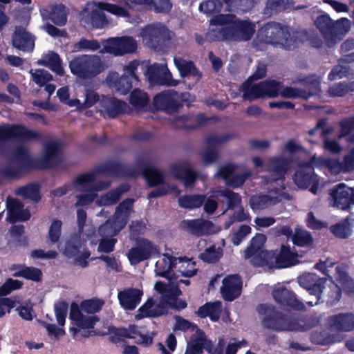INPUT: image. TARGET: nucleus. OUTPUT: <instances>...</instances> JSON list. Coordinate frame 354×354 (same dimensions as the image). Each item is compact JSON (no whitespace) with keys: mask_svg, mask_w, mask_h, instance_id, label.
I'll list each match as a JSON object with an SVG mask.
<instances>
[{"mask_svg":"<svg viewBox=\"0 0 354 354\" xmlns=\"http://www.w3.org/2000/svg\"><path fill=\"white\" fill-rule=\"evenodd\" d=\"M319 324V319L313 315H289L288 331H307Z\"/></svg>","mask_w":354,"mask_h":354,"instance_id":"obj_26","label":"nucleus"},{"mask_svg":"<svg viewBox=\"0 0 354 354\" xmlns=\"http://www.w3.org/2000/svg\"><path fill=\"white\" fill-rule=\"evenodd\" d=\"M134 199L128 198L119 203L115 210V219L120 223V228H123L127 223L128 218L132 211Z\"/></svg>","mask_w":354,"mask_h":354,"instance_id":"obj_40","label":"nucleus"},{"mask_svg":"<svg viewBox=\"0 0 354 354\" xmlns=\"http://www.w3.org/2000/svg\"><path fill=\"white\" fill-rule=\"evenodd\" d=\"M137 44L131 37H111L106 40L104 50L115 56H121L136 51Z\"/></svg>","mask_w":354,"mask_h":354,"instance_id":"obj_14","label":"nucleus"},{"mask_svg":"<svg viewBox=\"0 0 354 354\" xmlns=\"http://www.w3.org/2000/svg\"><path fill=\"white\" fill-rule=\"evenodd\" d=\"M122 228L120 223L115 218L114 221L108 219L98 228V234L102 238L113 237L117 235Z\"/></svg>","mask_w":354,"mask_h":354,"instance_id":"obj_50","label":"nucleus"},{"mask_svg":"<svg viewBox=\"0 0 354 354\" xmlns=\"http://www.w3.org/2000/svg\"><path fill=\"white\" fill-rule=\"evenodd\" d=\"M242 280L239 274L228 275L223 280L221 293L225 301H232L241 294Z\"/></svg>","mask_w":354,"mask_h":354,"instance_id":"obj_21","label":"nucleus"},{"mask_svg":"<svg viewBox=\"0 0 354 354\" xmlns=\"http://www.w3.org/2000/svg\"><path fill=\"white\" fill-rule=\"evenodd\" d=\"M257 310L259 314L265 315L261 321L263 328L275 332L288 331L289 315L266 304H259Z\"/></svg>","mask_w":354,"mask_h":354,"instance_id":"obj_6","label":"nucleus"},{"mask_svg":"<svg viewBox=\"0 0 354 354\" xmlns=\"http://www.w3.org/2000/svg\"><path fill=\"white\" fill-rule=\"evenodd\" d=\"M142 35L156 51L165 50L170 39L169 31L165 26L148 25L142 29Z\"/></svg>","mask_w":354,"mask_h":354,"instance_id":"obj_13","label":"nucleus"},{"mask_svg":"<svg viewBox=\"0 0 354 354\" xmlns=\"http://www.w3.org/2000/svg\"><path fill=\"white\" fill-rule=\"evenodd\" d=\"M330 203L333 207L343 211L349 210L354 205V188L341 183L329 192Z\"/></svg>","mask_w":354,"mask_h":354,"instance_id":"obj_11","label":"nucleus"},{"mask_svg":"<svg viewBox=\"0 0 354 354\" xmlns=\"http://www.w3.org/2000/svg\"><path fill=\"white\" fill-rule=\"evenodd\" d=\"M38 64L48 67L53 72L58 75H63L64 70L62 66V62L58 53L50 51L46 59H39Z\"/></svg>","mask_w":354,"mask_h":354,"instance_id":"obj_41","label":"nucleus"},{"mask_svg":"<svg viewBox=\"0 0 354 354\" xmlns=\"http://www.w3.org/2000/svg\"><path fill=\"white\" fill-rule=\"evenodd\" d=\"M317 28L326 39L331 38L336 35V26L328 15H322L315 21Z\"/></svg>","mask_w":354,"mask_h":354,"instance_id":"obj_39","label":"nucleus"},{"mask_svg":"<svg viewBox=\"0 0 354 354\" xmlns=\"http://www.w3.org/2000/svg\"><path fill=\"white\" fill-rule=\"evenodd\" d=\"M293 0H267L265 13L274 15L281 12H287L293 8Z\"/></svg>","mask_w":354,"mask_h":354,"instance_id":"obj_42","label":"nucleus"},{"mask_svg":"<svg viewBox=\"0 0 354 354\" xmlns=\"http://www.w3.org/2000/svg\"><path fill=\"white\" fill-rule=\"evenodd\" d=\"M62 222L59 219H53L49 227L47 238L51 245L57 243L62 235Z\"/></svg>","mask_w":354,"mask_h":354,"instance_id":"obj_59","label":"nucleus"},{"mask_svg":"<svg viewBox=\"0 0 354 354\" xmlns=\"http://www.w3.org/2000/svg\"><path fill=\"white\" fill-rule=\"evenodd\" d=\"M169 170L174 178L180 180L186 187H192L198 178V173L191 168L187 160L173 164Z\"/></svg>","mask_w":354,"mask_h":354,"instance_id":"obj_18","label":"nucleus"},{"mask_svg":"<svg viewBox=\"0 0 354 354\" xmlns=\"http://www.w3.org/2000/svg\"><path fill=\"white\" fill-rule=\"evenodd\" d=\"M230 0H207L203 1L199 5L201 12L207 15H214L219 13L224 4L229 6Z\"/></svg>","mask_w":354,"mask_h":354,"instance_id":"obj_47","label":"nucleus"},{"mask_svg":"<svg viewBox=\"0 0 354 354\" xmlns=\"http://www.w3.org/2000/svg\"><path fill=\"white\" fill-rule=\"evenodd\" d=\"M293 180L298 187L303 189L310 187V191L313 194H317L319 180L318 176L315 172L311 160L299 164L293 176Z\"/></svg>","mask_w":354,"mask_h":354,"instance_id":"obj_7","label":"nucleus"},{"mask_svg":"<svg viewBox=\"0 0 354 354\" xmlns=\"http://www.w3.org/2000/svg\"><path fill=\"white\" fill-rule=\"evenodd\" d=\"M100 48V44L97 40H89L86 38H81L73 45L74 51H80L82 50L95 51L97 50Z\"/></svg>","mask_w":354,"mask_h":354,"instance_id":"obj_64","label":"nucleus"},{"mask_svg":"<svg viewBox=\"0 0 354 354\" xmlns=\"http://www.w3.org/2000/svg\"><path fill=\"white\" fill-rule=\"evenodd\" d=\"M82 246V242L80 236H72L65 244L64 254L68 258H73L80 253Z\"/></svg>","mask_w":354,"mask_h":354,"instance_id":"obj_54","label":"nucleus"},{"mask_svg":"<svg viewBox=\"0 0 354 354\" xmlns=\"http://www.w3.org/2000/svg\"><path fill=\"white\" fill-rule=\"evenodd\" d=\"M41 134L28 129L23 124H3L0 126V147L10 140H40Z\"/></svg>","mask_w":354,"mask_h":354,"instance_id":"obj_9","label":"nucleus"},{"mask_svg":"<svg viewBox=\"0 0 354 354\" xmlns=\"http://www.w3.org/2000/svg\"><path fill=\"white\" fill-rule=\"evenodd\" d=\"M81 307L75 301L71 304L69 319L79 328H93L100 319L97 315L85 316Z\"/></svg>","mask_w":354,"mask_h":354,"instance_id":"obj_25","label":"nucleus"},{"mask_svg":"<svg viewBox=\"0 0 354 354\" xmlns=\"http://www.w3.org/2000/svg\"><path fill=\"white\" fill-rule=\"evenodd\" d=\"M174 62L181 77L189 75L196 77L197 80L202 77V73L196 68L193 61L186 60L181 57H174Z\"/></svg>","mask_w":354,"mask_h":354,"instance_id":"obj_37","label":"nucleus"},{"mask_svg":"<svg viewBox=\"0 0 354 354\" xmlns=\"http://www.w3.org/2000/svg\"><path fill=\"white\" fill-rule=\"evenodd\" d=\"M17 195L24 198L30 199L35 203L41 200L40 186L38 183H30L25 186L19 187L16 191Z\"/></svg>","mask_w":354,"mask_h":354,"instance_id":"obj_43","label":"nucleus"},{"mask_svg":"<svg viewBox=\"0 0 354 354\" xmlns=\"http://www.w3.org/2000/svg\"><path fill=\"white\" fill-rule=\"evenodd\" d=\"M7 219L10 223L26 221L30 218L28 209H24V204L17 198L8 197L6 201Z\"/></svg>","mask_w":354,"mask_h":354,"instance_id":"obj_23","label":"nucleus"},{"mask_svg":"<svg viewBox=\"0 0 354 354\" xmlns=\"http://www.w3.org/2000/svg\"><path fill=\"white\" fill-rule=\"evenodd\" d=\"M292 241L294 245L299 247H308L313 245V239L307 230L297 227L292 236Z\"/></svg>","mask_w":354,"mask_h":354,"instance_id":"obj_49","label":"nucleus"},{"mask_svg":"<svg viewBox=\"0 0 354 354\" xmlns=\"http://www.w3.org/2000/svg\"><path fill=\"white\" fill-rule=\"evenodd\" d=\"M137 166L141 167V174L146 180L149 187H153L162 185L165 182L164 174L158 169L145 165L144 162L140 160H137Z\"/></svg>","mask_w":354,"mask_h":354,"instance_id":"obj_34","label":"nucleus"},{"mask_svg":"<svg viewBox=\"0 0 354 354\" xmlns=\"http://www.w3.org/2000/svg\"><path fill=\"white\" fill-rule=\"evenodd\" d=\"M124 333L122 335L127 339H139L136 343L145 346H149L153 344L154 333L143 334L140 330V327L136 324H130L127 328L124 327Z\"/></svg>","mask_w":354,"mask_h":354,"instance_id":"obj_36","label":"nucleus"},{"mask_svg":"<svg viewBox=\"0 0 354 354\" xmlns=\"http://www.w3.org/2000/svg\"><path fill=\"white\" fill-rule=\"evenodd\" d=\"M264 97H277L282 87V83L274 80H266L261 82Z\"/></svg>","mask_w":354,"mask_h":354,"instance_id":"obj_55","label":"nucleus"},{"mask_svg":"<svg viewBox=\"0 0 354 354\" xmlns=\"http://www.w3.org/2000/svg\"><path fill=\"white\" fill-rule=\"evenodd\" d=\"M211 118L204 113L183 115L178 116L176 121L179 127L184 130H194L205 125Z\"/></svg>","mask_w":354,"mask_h":354,"instance_id":"obj_30","label":"nucleus"},{"mask_svg":"<svg viewBox=\"0 0 354 354\" xmlns=\"http://www.w3.org/2000/svg\"><path fill=\"white\" fill-rule=\"evenodd\" d=\"M222 312V303L220 301L207 302L199 307L196 312L201 318L209 317L211 321L216 322L220 319Z\"/></svg>","mask_w":354,"mask_h":354,"instance_id":"obj_38","label":"nucleus"},{"mask_svg":"<svg viewBox=\"0 0 354 354\" xmlns=\"http://www.w3.org/2000/svg\"><path fill=\"white\" fill-rule=\"evenodd\" d=\"M103 11L97 7L91 10L84 9L80 14L81 25L88 30H100L106 28L109 21Z\"/></svg>","mask_w":354,"mask_h":354,"instance_id":"obj_16","label":"nucleus"},{"mask_svg":"<svg viewBox=\"0 0 354 354\" xmlns=\"http://www.w3.org/2000/svg\"><path fill=\"white\" fill-rule=\"evenodd\" d=\"M186 228L194 236L201 237L211 233L214 224L203 218L184 221Z\"/></svg>","mask_w":354,"mask_h":354,"instance_id":"obj_35","label":"nucleus"},{"mask_svg":"<svg viewBox=\"0 0 354 354\" xmlns=\"http://www.w3.org/2000/svg\"><path fill=\"white\" fill-rule=\"evenodd\" d=\"M72 74L83 79H91L103 70L102 62L97 55H81L74 57L69 62Z\"/></svg>","mask_w":354,"mask_h":354,"instance_id":"obj_4","label":"nucleus"},{"mask_svg":"<svg viewBox=\"0 0 354 354\" xmlns=\"http://www.w3.org/2000/svg\"><path fill=\"white\" fill-rule=\"evenodd\" d=\"M205 196L202 194L184 195L178 198V204L186 209L198 208L203 205Z\"/></svg>","mask_w":354,"mask_h":354,"instance_id":"obj_48","label":"nucleus"},{"mask_svg":"<svg viewBox=\"0 0 354 354\" xmlns=\"http://www.w3.org/2000/svg\"><path fill=\"white\" fill-rule=\"evenodd\" d=\"M327 323L337 330L351 331L354 329V315L351 313L333 315L328 317Z\"/></svg>","mask_w":354,"mask_h":354,"instance_id":"obj_31","label":"nucleus"},{"mask_svg":"<svg viewBox=\"0 0 354 354\" xmlns=\"http://www.w3.org/2000/svg\"><path fill=\"white\" fill-rule=\"evenodd\" d=\"M23 282L8 278L6 281L0 286V297H5L10 294L13 290L21 289L23 286Z\"/></svg>","mask_w":354,"mask_h":354,"instance_id":"obj_63","label":"nucleus"},{"mask_svg":"<svg viewBox=\"0 0 354 354\" xmlns=\"http://www.w3.org/2000/svg\"><path fill=\"white\" fill-rule=\"evenodd\" d=\"M311 342L317 345L327 346L339 342V337L335 334H329L325 330L314 331L310 335Z\"/></svg>","mask_w":354,"mask_h":354,"instance_id":"obj_46","label":"nucleus"},{"mask_svg":"<svg viewBox=\"0 0 354 354\" xmlns=\"http://www.w3.org/2000/svg\"><path fill=\"white\" fill-rule=\"evenodd\" d=\"M10 270L12 271L18 270L12 274L15 277H21L37 283L42 280L43 273L41 270L33 266H27L24 264H13Z\"/></svg>","mask_w":354,"mask_h":354,"instance_id":"obj_33","label":"nucleus"},{"mask_svg":"<svg viewBox=\"0 0 354 354\" xmlns=\"http://www.w3.org/2000/svg\"><path fill=\"white\" fill-rule=\"evenodd\" d=\"M196 328V335L192 337L190 342L187 344V347L198 351L203 353L204 346L206 343V335L205 332L199 328L196 324L194 325Z\"/></svg>","mask_w":354,"mask_h":354,"instance_id":"obj_56","label":"nucleus"},{"mask_svg":"<svg viewBox=\"0 0 354 354\" xmlns=\"http://www.w3.org/2000/svg\"><path fill=\"white\" fill-rule=\"evenodd\" d=\"M259 36L266 44L280 46L286 50L296 47L297 40L291 36L288 26L275 21L265 24L259 30Z\"/></svg>","mask_w":354,"mask_h":354,"instance_id":"obj_3","label":"nucleus"},{"mask_svg":"<svg viewBox=\"0 0 354 354\" xmlns=\"http://www.w3.org/2000/svg\"><path fill=\"white\" fill-rule=\"evenodd\" d=\"M164 257L162 261H157L155 265V271L157 275L169 279L171 272L177 265V261L187 263V266L192 264L194 266V263L192 262L190 259L187 257H175L166 253L163 254Z\"/></svg>","mask_w":354,"mask_h":354,"instance_id":"obj_24","label":"nucleus"},{"mask_svg":"<svg viewBox=\"0 0 354 354\" xmlns=\"http://www.w3.org/2000/svg\"><path fill=\"white\" fill-rule=\"evenodd\" d=\"M95 171L98 175L104 174L110 177L136 178L138 176L136 170L127 167L122 162L112 160L95 167Z\"/></svg>","mask_w":354,"mask_h":354,"instance_id":"obj_17","label":"nucleus"},{"mask_svg":"<svg viewBox=\"0 0 354 354\" xmlns=\"http://www.w3.org/2000/svg\"><path fill=\"white\" fill-rule=\"evenodd\" d=\"M299 283L307 289L310 295L316 296L315 304L325 302L328 307L337 304L342 296V288L333 281L328 286H324L326 279L321 278L314 273L304 274L299 279Z\"/></svg>","mask_w":354,"mask_h":354,"instance_id":"obj_2","label":"nucleus"},{"mask_svg":"<svg viewBox=\"0 0 354 354\" xmlns=\"http://www.w3.org/2000/svg\"><path fill=\"white\" fill-rule=\"evenodd\" d=\"M136 245L127 253V257L131 265H137L152 257H159L160 250L157 245L145 238H137Z\"/></svg>","mask_w":354,"mask_h":354,"instance_id":"obj_8","label":"nucleus"},{"mask_svg":"<svg viewBox=\"0 0 354 354\" xmlns=\"http://www.w3.org/2000/svg\"><path fill=\"white\" fill-rule=\"evenodd\" d=\"M96 7L102 10H105L118 17H129L130 13L128 10L117 4L100 1L95 3Z\"/></svg>","mask_w":354,"mask_h":354,"instance_id":"obj_52","label":"nucleus"},{"mask_svg":"<svg viewBox=\"0 0 354 354\" xmlns=\"http://www.w3.org/2000/svg\"><path fill=\"white\" fill-rule=\"evenodd\" d=\"M272 297L275 301L281 306L295 310L302 311L305 309L304 304L297 298L295 292L286 288L274 289L272 291Z\"/></svg>","mask_w":354,"mask_h":354,"instance_id":"obj_20","label":"nucleus"},{"mask_svg":"<svg viewBox=\"0 0 354 354\" xmlns=\"http://www.w3.org/2000/svg\"><path fill=\"white\" fill-rule=\"evenodd\" d=\"M44 154L39 159V163L42 169H53L57 167L62 162L59 154L62 150V145L59 141H49L44 145Z\"/></svg>","mask_w":354,"mask_h":354,"instance_id":"obj_19","label":"nucleus"},{"mask_svg":"<svg viewBox=\"0 0 354 354\" xmlns=\"http://www.w3.org/2000/svg\"><path fill=\"white\" fill-rule=\"evenodd\" d=\"M243 98L250 102L264 97L261 82L250 84L245 82L242 84Z\"/></svg>","mask_w":354,"mask_h":354,"instance_id":"obj_44","label":"nucleus"},{"mask_svg":"<svg viewBox=\"0 0 354 354\" xmlns=\"http://www.w3.org/2000/svg\"><path fill=\"white\" fill-rule=\"evenodd\" d=\"M339 131L337 136L338 138H347L351 135V132L354 131V115L344 118L339 122Z\"/></svg>","mask_w":354,"mask_h":354,"instance_id":"obj_60","label":"nucleus"},{"mask_svg":"<svg viewBox=\"0 0 354 354\" xmlns=\"http://www.w3.org/2000/svg\"><path fill=\"white\" fill-rule=\"evenodd\" d=\"M145 75L151 86H176L180 82L173 79L166 66L157 63L148 66Z\"/></svg>","mask_w":354,"mask_h":354,"instance_id":"obj_12","label":"nucleus"},{"mask_svg":"<svg viewBox=\"0 0 354 354\" xmlns=\"http://www.w3.org/2000/svg\"><path fill=\"white\" fill-rule=\"evenodd\" d=\"M104 304V302L102 299H91L82 301L80 304V307L83 312L94 314L102 309Z\"/></svg>","mask_w":354,"mask_h":354,"instance_id":"obj_61","label":"nucleus"},{"mask_svg":"<svg viewBox=\"0 0 354 354\" xmlns=\"http://www.w3.org/2000/svg\"><path fill=\"white\" fill-rule=\"evenodd\" d=\"M223 256V251L220 248H216L212 245L199 254V258L205 263H214L218 262Z\"/></svg>","mask_w":354,"mask_h":354,"instance_id":"obj_57","label":"nucleus"},{"mask_svg":"<svg viewBox=\"0 0 354 354\" xmlns=\"http://www.w3.org/2000/svg\"><path fill=\"white\" fill-rule=\"evenodd\" d=\"M12 156L18 167L25 174L33 170L42 169L39 160L32 158L28 149L23 146L17 147Z\"/></svg>","mask_w":354,"mask_h":354,"instance_id":"obj_22","label":"nucleus"},{"mask_svg":"<svg viewBox=\"0 0 354 354\" xmlns=\"http://www.w3.org/2000/svg\"><path fill=\"white\" fill-rule=\"evenodd\" d=\"M330 231L338 238L347 239L352 233L348 218H346L342 223H338L332 225L330 227Z\"/></svg>","mask_w":354,"mask_h":354,"instance_id":"obj_58","label":"nucleus"},{"mask_svg":"<svg viewBox=\"0 0 354 354\" xmlns=\"http://www.w3.org/2000/svg\"><path fill=\"white\" fill-rule=\"evenodd\" d=\"M52 21L57 26H64L67 21L65 6L62 4L55 6L50 13Z\"/></svg>","mask_w":354,"mask_h":354,"instance_id":"obj_62","label":"nucleus"},{"mask_svg":"<svg viewBox=\"0 0 354 354\" xmlns=\"http://www.w3.org/2000/svg\"><path fill=\"white\" fill-rule=\"evenodd\" d=\"M139 65L140 62L138 60L129 62L124 68V74L115 81L113 86L120 94L128 93L132 88L133 83L140 82L139 77L136 75Z\"/></svg>","mask_w":354,"mask_h":354,"instance_id":"obj_15","label":"nucleus"},{"mask_svg":"<svg viewBox=\"0 0 354 354\" xmlns=\"http://www.w3.org/2000/svg\"><path fill=\"white\" fill-rule=\"evenodd\" d=\"M100 105L103 108L102 111H105L111 118H115L124 114L127 110L126 102L113 97L102 95Z\"/></svg>","mask_w":354,"mask_h":354,"instance_id":"obj_29","label":"nucleus"},{"mask_svg":"<svg viewBox=\"0 0 354 354\" xmlns=\"http://www.w3.org/2000/svg\"><path fill=\"white\" fill-rule=\"evenodd\" d=\"M13 47L25 52H31L35 47V39L31 34L21 26H17L12 35Z\"/></svg>","mask_w":354,"mask_h":354,"instance_id":"obj_27","label":"nucleus"},{"mask_svg":"<svg viewBox=\"0 0 354 354\" xmlns=\"http://www.w3.org/2000/svg\"><path fill=\"white\" fill-rule=\"evenodd\" d=\"M304 82L308 85V88L299 89L298 88L297 98H302L304 100H308L311 96L317 95L319 91V81L317 79L312 77H306Z\"/></svg>","mask_w":354,"mask_h":354,"instance_id":"obj_51","label":"nucleus"},{"mask_svg":"<svg viewBox=\"0 0 354 354\" xmlns=\"http://www.w3.org/2000/svg\"><path fill=\"white\" fill-rule=\"evenodd\" d=\"M266 241V235L256 234L245 250V258H252V262L257 266H265L269 264V257L271 253L263 249Z\"/></svg>","mask_w":354,"mask_h":354,"instance_id":"obj_10","label":"nucleus"},{"mask_svg":"<svg viewBox=\"0 0 354 354\" xmlns=\"http://www.w3.org/2000/svg\"><path fill=\"white\" fill-rule=\"evenodd\" d=\"M290 166V160L283 157L273 158L270 162L271 171L276 173L279 178H284Z\"/></svg>","mask_w":354,"mask_h":354,"instance_id":"obj_53","label":"nucleus"},{"mask_svg":"<svg viewBox=\"0 0 354 354\" xmlns=\"http://www.w3.org/2000/svg\"><path fill=\"white\" fill-rule=\"evenodd\" d=\"M143 292L142 290L129 288L118 294V298L121 306L127 310H133L140 304Z\"/></svg>","mask_w":354,"mask_h":354,"instance_id":"obj_28","label":"nucleus"},{"mask_svg":"<svg viewBox=\"0 0 354 354\" xmlns=\"http://www.w3.org/2000/svg\"><path fill=\"white\" fill-rule=\"evenodd\" d=\"M270 253L269 259L274 258L277 268H285L295 264L297 254L293 253L289 246L281 245L279 252L276 250Z\"/></svg>","mask_w":354,"mask_h":354,"instance_id":"obj_32","label":"nucleus"},{"mask_svg":"<svg viewBox=\"0 0 354 354\" xmlns=\"http://www.w3.org/2000/svg\"><path fill=\"white\" fill-rule=\"evenodd\" d=\"M189 93H181L174 90H165L157 93L153 98V106L156 111H162L167 114H174L183 107V102H187L185 97Z\"/></svg>","mask_w":354,"mask_h":354,"instance_id":"obj_5","label":"nucleus"},{"mask_svg":"<svg viewBox=\"0 0 354 354\" xmlns=\"http://www.w3.org/2000/svg\"><path fill=\"white\" fill-rule=\"evenodd\" d=\"M149 97L147 93L140 88H134L129 96V103L136 109L142 110L149 103Z\"/></svg>","mask_w":354,"mask_h":354,"instance_id":"obj_45","label":"nucleus"},{"mask_svg":"<svg viewBox=\"0 0 354 354\" xmlns=\"http://www.w3.org/2000/svg\"><path fill=\"white\" fill-rule=\"evenodd\" d=\"M215 26H225L214 31L217 41H247L255 32V25L248 20H241L231 14L217 15L211 20Z\"/></svg>","mask_w":354,"mask_h":354,"instance_id":"obj_1","label":"nucleus"}]
</instances>
